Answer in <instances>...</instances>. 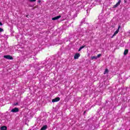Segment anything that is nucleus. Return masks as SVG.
I'll return each instance as SVG.
<instances>
[{
	"mask_svg": "<svg viewBox=\"0 0 130 130\" xmlns=\"http://www.w3.org/2000/svg\"><path fill=\"white\" fill-rule=\"evenodd\" d=\"M4 58H6V59H10L11 60H13L14 58L13 56L10 55H6L4 56Z\"/></svg>",
	"mask_w": 130,
	"mask_h": 130,
	"instance_id": "f257e3e1",
	"label": "nucleus"
},
{
	"mask_svg": "<svg viewBox=\"0 0 130 130\" xmlns=\"http://www.w3.org/2000/svg\"><path fill=\"white\" fill-rule=\"evenodd\" d=\"M120 27H121L120 25L118 26L117 29L114 32L112 37H114V36H115L116 34H118V32H119V29H120Z\"/></svg>",
	"mask_w": 130,
	"mask_h": 130,
	"instance_id": "f03ea898",
	"label": "nucleus"
},
{
	"mask_svg": "<svg viewBox=\"0 0 130 130\" xmlns=\"http://www.w3.org/2000/svg\"><path fill=\"white\" fill-rule=\"evenodd\" d=\"M59 100H60V98L59 97H57V98H55V99H53L52 100V102L53 103H54V102H58V101H59Z\"/></svg>",
	"mask_w": 130,
	"mask_h": 130,
	"instance_id": "7ed1b4c3",
	"label": "nucleus"
},
{
	"mask_svg": "<svg viewBox=\"0 0 130 130\" xmlns=\"http://www.w3.org/2000/svg\"><path fill=\"white\" fill-rule=\"evenodd\" d=\"M121 3V0H119L118 2L113 6V8L115 9V8H117L119 5H120V3Z\"/></svg>",
	"mask_w": 130,
	"mask_h": 130,
	"instance_id": "20e7f679",
	"label": "nucleus"
},
{
	"mask_svg": "<svg viewBox=\"0 0 130 130\" xmlns=\"http://www.w3.org/2000/svg\"><path fill=\"white\" fill-rule=\"evenodd\" d=\"M11 112H14V113L19 112V108L16 107V108L12 109L11 110Z\"/></svg>",
	"mask_w": 130,
	"mask_h": 130,
	"instance_id": "39448f33",
	"label": "nucleus"
},
{
	"mask_svg": "<svg viewBox=\"0 0 130 130\" xmlns=\"http://www.w3.org/2000/svg\"><path fill=\"white\" fill-rule=\"evenodd\" d=\"M60 18H61V16L58 15V16H56V17H53V18H52V20L53 21H55V20H58V19H60Z\"/></svg>",
	"mask_w": 130,
	"mask_h": 130,
	"instance_id": "423d86ee",
	"label": "nucleus"
},
{
	"mask_svg": "<svg viewBox=\"0 0 130 130\" xmlns=\"http://www.w3.org/2000/svg\"><path fill=\"white\" fill-rule=\"evenodd\" d=\"M79 57H80V53H76L74 55V59H78Z\"/></svg>",
	"mask_w": 130,
	"mask_h": 130,
	"instance_id": "0eeeda50",
	"label": "nucleus"
},
{
	"mask_svg": "<svg viewBox=\"0 0 130 130\" xmlns=\"http://www.w3.org/2000/svg\"><path fill=\"white\" fill-rule=\"evenodd\" d=\"M47 129V125L43 126L40 130H46Z\"/></svg>",
	"mask_w": 130,
	"mask_h": 130,
	"instance_id": "6e6552de",
	"label": "nucleus"
},
{
	"mask_svg": "<svg viewBox=\"0 0 130 130\" xmlns=\"http://www.w3.org/2000/svg\"><path fill=\"white\" fill-rule=\"evenodd\" d=\"M8 129V127L6 126H3L1 127V130H7Z\"/></svg>",
	"mask_w": 130,
	"mask_h": 130,
	"instance_id": "1a4fd4ad",
	"label": "nucleus"
},
{
	"mask_svg": "<svg viewBox=\"0 0 130 130\" xmlns=\"http://www.w3.org/2000/svg\"><path fill=\"white\" fill-rule=\"evenodd\" d=\"M128 53V49H125L124 51V55H126Z\"/></svg>",
	"mask_w": 130,
	"mask_h": 130,
	"instance_id": "9d476101",
	"label": "nucleus"
},
{
	"mask_svg": "<svg viewBox=\"0 0 130 130\" xmlns=\"http://www.w3.org/2000/svg\"><path fill=\"white\" fill-rule=\"evenodd\" d=\"M91 59L93 60V59H97V56H93L91 57Z\"/></svg>",
	"mask_w": 130,
	"mask_h": 130,
	"instance_id": "9b49d317",
	"label": "nucleus"
},
{
	"mask_svg": "<svg viewBox=\"0 0 130 130\" xmlns=\"http://www.w3.org/2000/svg\"><path fill=\"white\" fill-rule=\"evenodd\" d=\"M107 73H108V69H106L104 73V75H105V74H107Z\"/></svg>",
	"mask_w": 130,
	"mask_h": 130,
	"instance_id": "f8f14e48",
	"label": "nucleus"
},
{
	"mask_svg": "<svg viewBox=\"0 0 130 130\" xmlns=\"http://www.w3.org/2000/svg\"><path fill=\"white\" fill-rule=\"evenodd\" d=\"M100 56H101V54H99L97 55L96 57H97V58H99V57H100Z\"/></svg>",
	"mask_w": 130,
	"mask_h": 130,
	"instance_id": "ddd939ff",
	"label": "nucleus"
},
{
	"mask_svg": "<svg viewBox=\"0 0 130 130\" xmlns=\"http://www.w3.org/2000/svg\"><path fill=\"white\" fill-rule=\"evenodd\" d=\"M4 32V29L0 27V32Z\"/></svg>",
	"mask_w": 130,
	"mask_h": 130,
	"instance_id": "4468645a",
	"label": "nucleus"
},
{
	"mask_svg": "<svg viewBox=\"0 0 130 130\" xmlns=\"http://www.w3.org/2000/svg\"><path fill=\"white\" fill-rule=\"evenodd\" d=\"M85 47H86V46H82L80 47V48L81 49H83V48H84Z\"/></svg>",
	"mask_w": 130,
	"mask_h": 130,
	"instance_id": "2eb2a0df",
	"label": "nucleus"
},
{
	"mask_svg": "<svg viewBox=\"0 0 130 130\" xmlns=\"http://www.w3.org/2000/svg\"><path fill=\"white\" fill-rule=\"evenodd\" d=\"M29 1L32 3L33 2H36V0H29Z\"/></svg>",
	"mask_w": 130,
	"mask_h": 130,
	"instance_id": "dca6fc26",
	"label": "nucleus"
},
{
	"mask_svg": "<svg viewBox=\"0 0 130 130\" xmlns=\"http://www.w3.org/2000/svg\"><path fill=\"white\" fill-rule=\"evenodd\" d=\"M0 26H3V23H2L1 22H0Z\"/></svg>",
	"mask_w": 130,
	"mask_h": 130,
	"instance_id": "f3484780",
	"label": "nucleus"
},
{
	"mask_svg": "<svg viewBox=\"0 0 130 130\" xmlns=\"http://www.w3.org/2000/svg\"><path fill=\"white\" fill-rule=\"evenodd\" d=\"M80 50H82V49L80 47L79 49H78V51H80Z\"/></svg>",
	"mask_w": 130,
	"mask_h": 130,
	"instance_id": "a211bd4d",
	"label": "nucleus"
},
{
	"mask_svg": "<svg viewBox=\"0 0 130 130\" xmlns=\"http://www.w3.org/2000/svg\"><path fill=\"white\" fill-rule=\"evenodd\" d=\"M18 103H15V104H14V105H18Z\"/></svg>",
	"mask_w": 130,
	"mask_h": 130,
	"instance_id": "6ab92c4d",
	"label": "nucleus"
},
{
	"mask_svg": "<svg viewBox=\"0 0 130 130\" xmlns=\"http://www.w3.org/2000/svg\"><path fill=\"white\" fill-rule=\"evenodd\" d=\"M28 16H29V15H26V18H28Z\"/></svg>",
	"mask_w": 130,
	"mask_h": 130,
	"instance_id": "aec40b11",
	"label": "nucleus"
},
{
	"mask_svg": "<svg viewBox=\"0 0 130 130\" xmlns=\"http://www.w3.org/2000/svg\"><path fill=\"white\" fill-rule=\"evenodd\" d=\"M85 113H86V111H84V114H85Z\"/></svg>",
	"mask_w": 130,
	"mask_h": 130,
	"instance_id": "412c9836",
	"label": "nucleus"
},
{
	"mask_svg": "<svg viewBox=\"0 0 130 130\" xmlns=\"http://www.w3.org/2000/svg\"><path fill=\"white\" fill-rule=\"evenodd\" d=\"M41 1H39V3H41Z\"/></svg>",
	"mask_w": 130,
	"mask_h": 130,
	"instance_id": "4be33fe9",
	"label": "nucleus"
},
{
	"mask_svg": "<svg viewBox=\"0 0 130 130\" xmlns=\"http://www.w3.org/2000/svg\"><path fill=\"white\" fill-rule=\"evenodd\" d=\"M129 130H130V129H129Z\"/></svg>",
	"mask_w": 130,
	"mask_h": 130,
	"instance_id": "5701e85b",
	"label": "nucleus"
}]
</instances>
